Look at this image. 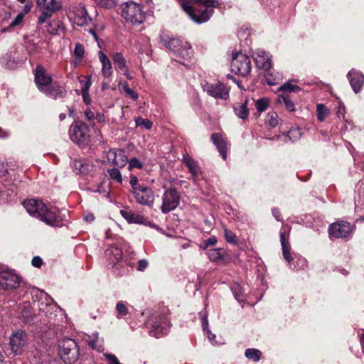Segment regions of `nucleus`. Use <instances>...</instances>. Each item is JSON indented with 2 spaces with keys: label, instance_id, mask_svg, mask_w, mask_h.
Listing matches in <instances>:
<instances>
[{
  "label": "nucleus",
  "instance_id": "obj_29",
  "mask_svg": "<svg viewBox=\"0 0 364 364\" xmlns=\"http://www.w3.org/2000/svg\"><path fill=\"white\" fill-rule=\"evenodd\" d=\"M120 213L129 223L145 224L147 220L143 215L132 211L122 210Z\"/></svg>",
  "mask_w": 364,
  "mask_h": 364
},
{
  "label": "nucleus",
  "instance_id": "obj_43",
  "mask_svg": "<svg viewBox=\"0 0 364 364\" xmlns=\"http://www.w3.org/2000/svg\"><path fill=\"white\" fill-rule=\"evenodd\" d=\"M223 250L222 249H210L208 255L210 260L218 261L223 259Z\"/></svg>",
  "mask_w": 364,
  "mask_h": 364
},
{
  "label": "nucleus",
  "instance_id": "obj_10",
  "mask_svg": "<svg viewBox=\"0 0 364 364\" xmlns=\"http://www.w3.org/2000/svg\"><path fill=\"white\" fill-rule=\"evenodd\" d=\"M355 225L345 220H339L331 224L328 227V233L335 238L349 239L355 230Z\"/></svg>",
  "mask_w": 364,
  "mask_h": 364
},
{
  "label": "nucleus",
  "instance_id": "obj_42",
  "mask_svg": "<svg viewBox=\"0 0 364 364\" xmlns=\"http://www.w3.org/2000/svg\"><path fill=\"white\" fill-rule=\"evenodd\" d=\"M116 311L117 312V317L118 318H120L122 316L127 315L129 313L128 308L127 307L126 304L122 301L117 302L116 305Z\"/></svg>",
  "mask_w": 364,
  "mask_h": 364
},
{
  "label": "nucleus",
  "instance_id": "obj_19",
  "mask_svg": "<svg viewBox=\"0 0 364 364\" xmlns=\"http://www.w3.org/2000/svg\"><path fill=\"white\" fill-rule=\"evenodd\" d=\"M72 165L77 174L92 175L96 170V166L87 159H75Z\"/></svg>",
  "mask_w": 364,
  "mask_h": 364
},
{
  "label": "nucleus",
  "instance_id": "obj_26",
  "mask_svg": "<svg viewBox=\"0 0 364 364\" xmlns=\"http://www.w3.org/2000/svg\"><path fill=\"white\" fill-rule=\"evenodd\" d=\"M106 257L109 259V265L112 267L122 258V251L116 247H110L105 251Z\"/></svg>",
  "mask_w": 364,
  "mask_h": 364
},
{
  "label": "nucleus",
  "instance_id": "obj_51",
  "mask_svg": "<svg viewBox=\"0 0 364 364\" xmlns=\"http://www.w3.org/2000/svg\"><path fill=\"white\" fill-rule=\"evenodd\" d=\"M232 291L234 294V296L235 298L239 301H242V288L240 286H239L238 284L232 287Z\"/></svg>",
  "mask_w": 364,
  "mask_h": 364
},
{
  "label": "nucleus",
  "instance_id": "obj_18",
  "mask_svg": "<svg viewBox=\"0 0 364 364\" xmlns=\"http://www.w3.org/2000/svg\"><path fill=\"white\" fill-rule=\"evenodd\" d=\"M70 14L73 15L70 18L73 19L74 23L80 26H87L92 20L82 4L75 6Z\"/></svg>",
  "mask_w": 364,
  "mask_h": 364
},
{
  "label": "nucleus",
  "instance_id": "obj_55",
  "mask_svg": "<svg viewBox=\"0 0 364 364\" xmlns=\"http://www.w3.org/2000/svg\"><path fill=\"white\" fill-rule=\"evenodd\" d=\"M98 6L103 8H111L114 5L113 0H93Z\"/></svg>",
  "mask_w": 364,
  "mask_h": 364
},
{
  "label": "nucleus",
  "instance_id": "obj_56",
  "mask_svg": "<svg viewBox=\"0 0 364 364\" xmlns=\"http://www.w3.org/2000/svg\"><path fill=\"white\" fill-rule=\"evenodd\" d=\"M104 357L108 360L109 364H121L115 355L111 353H104Z\"/></svg>",
  "mask_w": 364,
  "mask_h": 364
},
{
  "label": "nucleus",
  "instance_id": "obj_52",
  "mask_svg": "<svg viewBox=\"0 0 364 364\" xmlns=\"http://www.w3.org/2000/svg\"><path fill=\"white\" fill-rule=\"evenodd\" d=\"M143 167V164L136 158H132L129 161V169L132 170L134 168H141Z\"/></svg>",
  "mask_w": 364,
  "mask_h": 364
},
{
  "label": "nucleus",
  "instance_id": "obj_1",
  "mask_svg": "<svg viewBox=\"0 0 364 364\" xmlns=\"http://www.w3.org/2000/svg\"><path fill=\"white\" fill-rule=\"evenodd\" d=\"M218 4L217 0H183L181 3L183 9L196 23L208 21L213 14V8Z\"/></svg>",
  "mask_w": 364,
  "mask_h": 364
},
{
  "label": "nucleus",
  "instance_id": "obj_60",
  "mask_svg": "<svg viewBox=\"0 0 364 364\" xmlns=\"http://www.w3.org/2000/svg\"><path fill=\"white\" fill-rule=\"evenodd\" d=\"M148 266V262L146 259H141L138 262L137 270L144 271Z\"/></svg>",
  "mask_w": 364,
  "mask_h": 364
},
{
  "label": "nucleus",
  "instance_id": "obj_47",
  "mask_svg": "<svg viewBox=\"0 0 364 364\" xmlns=\"http://www.w3.org/2000/svg\"><path fill=\"white\" fill-rule=\"evenodd\" d=\"M280 90L284 91V92H298L300 91V87L297 85H292L289 82H287L284 85H282L280 87Z\"/></svg>",
  "mask_w": 364,
  "mask_h": 364
},
{
  "label": "nucleus",
  "instance_id": "obj_37",
  "mask_svg": "<svg viewBox=\"0 0 364 364\" xmlns=\"http://www.w3.org/2000/svg\"><path fill=\"white\" fill-rule=\"evenodd\" d=\"M91 85V82L90 80H86L82 84V87L81 88L82 96L83 100L85 104H90V98L89 95V90Z\"/></svg>",
  "mask_w": 364,
  "mask_h": 364
},
{
  "label": "nucleus",
  "instance_id": "obj_5",
  "mask_svg": "<svg viewBox=\"0 0 364 364\" xmlns=\"http://www.w3.org/2000/svg\"><path fill=\"white\" fill-rule=\"evenodd\" d=\"M36 5L41 12L38 18V24L44 23L63 7L61 2L58 0H36Z\"/></svg>",
  "mask_w": 364,
  "mask_h": 364
},
{
  "label": "nucleus",
  "instance_id": "obj_44",
  "mask_svg": "<svg viewBox=\"0 0 364 364\" xmlns=\"http://www.w3.org/2000/svg\"><path fill=\"white\" fill-rule=\"evenodd\" d=\"M255 105L259 113L263 112L267 109L269 105V100L267 98L259 99L255 102Z\"/></svg>",
  "mask_w": 364,
  "mask_h": 364
},
{
  "label": "nucleus",
  "instance_id": "obj_8",
  "mask_svg": "<svg viewBox=\"0 0 364 364\" xmlns=\"http://www.w3.org/2000/svg\"><path fill=\"white\" fill-rule=\"evenodd\" d=\"M71 140L78 145H85L90 141V129L82 122H76L73 124L69 129Z\"/></svg>",
  "mask_w": 364,
  "mask_h": 364
},
{
  "label": "nucleus",
  "instance_id": "obj_40",
  "mask_svg": "<svg viewBox=\"0 0 364 364\" xmlns=\"http://www.w3.org/2000/svg\"><path fill=\"white\" fill-rule=\"evenodd\" d=\"M316 114L317 119L323 122L328 114V109L323 105L318 104L316 107Z\"/></svg>",
  "mask_w": 364,
  "mask_h": 364
},
{
  "label": "nucleus",
  "instance_id": "obj_6",
  "mask_svg": "<svg viewBox=\"0 0 364 364\" xmlns=\"http://www.w3.org/2000/svg\"><path fill=\"white\" fill-rule=\"evenodd\" d=\"M149 334L156 338L162 337L169 331L171 324L164 314L152 316L149 320Z\"/></svg>",
  "mask_w": 364,
  "mask_h": 364
},
{
  "label": "nucleus",
  "instance_id": "obj_11",
  "mask_svg": "<svg viewBox=\"0 0 364 364\" xmlns=\"http://www.w3.org/2000/svg\"><path fill=\"white\" fill-rule=\"evenodd\" d=\"M180 194L176 188L171 187L166 189L162 196L161 212L166 214L175 210L180 203Z\"/></svg>",
  "mask_w": 364,
  "mask_h": 364
},
{
  "label": "nucleus",
  "instance_id": "obj_64",
  "mask_svg": "<svg viewBox=\"0 0 364 364\" xmlns=\"http://www.w3.org/2000/svg\"><path fill=\"white\" fill-rule=\"evenodd\" d=\"M84 219L87 221V222H89V223H91L92 221H94L95 220V216L92 213H88L87 214L85 217H84Z\"/></svg>",
  "mask_w": 364,
  "mask_h": 364
},
{
  "label": "nucleus",
  "instance_id": "obj_53",
  "mask_svg": "<svg viewBox=\"0 0 364 364\" xmlns=\"http://www.w3.org/2000/svg\"><path fill=\"white\" fill-rule=\"evenodd\" d=\"M123 90L126 92V94L132 99L136 100L138 98L137 92H135L134 90L131 89L127 83L123 85Z\"/></svg>",
  "mask_w": 364,
  "mask_h": 364
},
{
  "label": "nucleus",
  "instance_id": "obj_22",
  "mask_svg": "<svg viewBox=\"0 0 364 364\" xmlns=\"http://www.w3.org/2000/svg\"><path fill=\"white\" fill-rule=\"evenodd\" d=\"M252 56L258 68L264 70H269L271 68V60L264 50H257L253 53Z\"/></svg>",
  "mask_w": 364,
  "mask_h": 364
},
{
  "label": "nucleus",
  "instance_id": "obj_45",
  "mask_svg": "<svg viewBox=\"0 0 364 364\" xmlns=\"http://www.w3.org/2000/svg\"><path fill=\"white\" fill-rule=\"evenodd\" d=\"M135 123L136 127H141L149 130L152 127V122L148 119H143L141 117H137L135 119Z\"/></svg>",
  "mask_w": 364,
  "mask_h": 364
},
{
  "label": "nucleus",
  "instance_id": "obj_39",
  "mask_svg": "<svg viewBox=\"0 0 364 364\" xmlns=\"http://www.w3.org/2000/svg\"><path fill=\"white\" fill-rule=\"evenodd\" d=\"M279 102L280 103H284L285 105L286 108L293 112L295 110V107L294 102L290 100L289 97L287 95H281L279 97Z\"/></svg>",
  "mask_w": 364,
  "mask_h": 364
},
{
  "label": "nucleus",
  "instance_id": "obj_25",
  "mask_svg": "<svg viewBox=\"0 0 364 364\" xmlns=\"http://www.w3.org/2000/svg\"><path fill=\"white\" fill-rule=\"evenodd\" d=\"M211 140L217 147L223 160L227 159V141L218 133L211 134Z\"/></svg>",
  "mask_w": 364,
  "mask_h": 364
},
{
  "label": "nucleus",
  "instance_id": "obj_2",
  "mask_svg": "<svg viewBox=\"0 0 364 364\" xmlns=\"http://www.w3.org/2000/svg\"><path fill=\"white\" fill-rule=\"evenodd\" d=\"M163 44L171 50L176 58L175 61L180 63L186 67H189V63L193 55V50L191 44L179 38H171L168 41L161 38Z\"/></svg>",
  "mask_w": 364,
  "mask_h": 364
},
{
  "label": "nucleus",
  "instance_id": "obj_4",
  "mask_svg": "<svg viewBox=\"0 0 364 364\" xmlns=\"http://www.w3.org/2000/svg\"><path fill=\"white\" fill-rule=\"evenodd\" d=\"M58 353L66 364H73L76 362L80 355V348L76 341L70 338H63L58 341Z\"/></svg>",
  "mask_w": 364,
  "mask_h": 364
},
{
  "label": "nucleus",
  "instance_id": "obj_31",
  "mask_svg": "<svg viewBox=\"0 0 364 364\" xmlns=\"http://www.w3.org/2000/svg\"><path fill=\"white\" fill-rule=\"evenodd\" d=\"M64 24L61 21L52 20L47 26V31L52 35H58L64 30Z\"/></svg>",
  "mask_w": 364,
  "mask_h": 364
},
{
  "label": "nucleus",
  "instance_id": "obj_36",
  "mask_svg": "<svg viewBox=\"0 0 364 364\" xmlns=\"http://www.w3.org/2000/svg\"><path fill=\"white\" fill-rule=\"evenodd\" d=\"M245 355L250 360L254 362H257L260 360L262 352L255 348H247L245 352Z\"/></svg>",
  "mask_w": 364,
  "mask_h": 364
},
{
  "label": "nucleus",
  "instance_id": "obj_35",
  "mask_svg": "<svg viewBox=\"0 0 364 364\" xmlns=\"http://www.w3.org/2000/svg\"><path fill=\"white\" fill-rule=\"evenodd\" d=\"M199 316L201 319V321H202V326H203V331L206 333V334L208 335V338H209V340L213 342V340L215 339V335L212 333L210 332V331L208 328V314L206 311H203V312H200L199 313Z\"/></svg>",
  "mask_w": 364,
  "mask_h": 364
},
{
  "label": "nucleus",
  "instance_id": "obj_7",
  "mask_svg": "<svg viewBox=\"0 0 364 364\" xmlns=\"http://www.w3.org/2000/svg\"><path fill=\"white\" fill-rule=\"evenodd\" d=\"M122 16L132 23L140 24L145 18L141 6L134 1H127L121 5Z\"/></svg>",
  "mask_w": 364,
  "mask_h": 364
},
{
  "label": "nucleus",
  "instance_id": "obj_41",
  "mask_svg": "<svg viewBox=\"0 0 364 364\" xmlns=\"http://www.w3.org/2000/svg\"><path fill=\"white\" fill-rule=\"evenodd\" d=\"M287 136L291 141L299 140L301 136V133L299 127H292L287 133Z\"/></svg>",
  "mask_w": 364,
  "mask_h": 364
},
{
  "label": "nucleus",
  "instance_id": "obj_59",
  "mask_svg": "<svg viewBox=\"0 0 364 364\" xmlns=\"http://www.w3.org/2000/svg\"><path fill=\"white\" fill-rule=\"evenodd\" d=\"M92 336H93V339L88 342V345L92 349H97V343L98 341V333H93Z\"/></svg>",
  "mask_w": 364,
  "mask_h": 364
},
{
  "label": "nucleus",
  "instance_id": "obj_34",
  "mask_svg": "<svg viewBox=\"0 0 364 364\" xmlns=\"http://www.w3.org/2000/svg\"><path fill=\"white\" fill-rule=\"evenodd\" d=\"M247 100L245 103H237L234 106L235 114L241 119H247L249 115V110L247 107Z\"/></svg>",
  "mask_w": 364,
  "mask_h": 364
},
{
  "label": "nucleus",
  "instance_id": "obj_17",
  "mask_svg": "<svg viewBox=\"0 0 364 364\" xmlns=\"http://www.w3.org/2000/svg\"><path fill=\"white\" fill-rule=\"evenodd\" d=\"M132 194L138 203L150 207L153 205L154 201V192L147 186L144 185L140 188L136 189Z\"/></svg>",
  "mask_w": 364,
  "mask_h": 364
},
{
  "label": "nucleus",
  "instance_id": "obj_13",
  "mask_svg": "<svg viewBox=\"0 0 364 364\" xmlns=\"http://www.w3.org/2000/svg\"><path fill=\"white\" fill-rule=\"evenodd\" d=\"M41 207L42 208L40 209V212L37 215V218L50 226L59 227L62 225V219L57 215L56 210L49 209L45 204Z\"/></svg>",
  "mask_w": 364,
  "mask_h": 364
},
{
  "label": "nucleus",
  "instance_id": "obj_61",
  "mask_svg": "<svg viewBox=\"0 0 364 364\" xmlns=\"http://www.w3.org/2000/svg\"><path fill=\"white\" fill-rule=\"evenodd\" d=\"M95 113L90 109H87L85 111V117L88 121H92V120L95 119Z\"/></svg>",
  "mask_w": 364,
  "mask_h": 364
},
{
  "label": "nucleus",
  "instance_id": "obj_21",
  "mask_svg": "<svg viewBox=\"0 0 364 364\" xmlns=\"http://www.w3.org/2000/svg\"><path fill=\"white\" fill-rule=\"evenodd\" d=\"M47 96L56 100L65 97L67 90L65 87L57 82H52L43 92Z\"/></svg>",
  "mask_w": 364,
  "mask_h": 364
},
{
  "label": "nucleus",
  "instance_id": "obj_62",
  "mask_svg": "<svg viewBox=\"0 0 364 364\" xmlns=\"http://www.w3.org/2000/svg\"><path fill=\"white\" fill-rule=\"evenodd\" d=\"M272 213L274 217L276 218L277 221L281 220L280 219V213L278 208H274L272 209Z\"/></svg>",
  "mask_w": 364,
  "mask_h": 364
},
{
  "label": "nucleus",
  "instance_id": "obj_28",
  "mask_svg": "<svg viewBox=\"0 0 364 364\" xmlns=\"http://www.w3.org/2000/svg\"><path fill=\"white\" fill-rule=\"evenodd\" d=\"M98 55L102 63V74L104 77L108 78L111 77L113 73L111 61L102 51H100Z\"/></svg>",
  "mask_w": 364,
  "mask_h": 364
},
{
  "label": "nucleus",
  "instance_id": "obj_63",
  "mask_svg": "<svg viewBox=\"0 0 364 364\" xmlns=\"http://www.w3.org/2000/svg\"><path fill=\"white\" fill-rule=\"evenodd\" d=\"M32 6H33L32 2L31 1H28L26 3V4L23 7V14H25L28 13L31 11Z\"/></svg>",
  "mask_w": 364,
  "mask_h": 364
},
{
  "label": "nucleus",
  "instance_id": "obj_33",
  "mask_svg": "<svg viewBox=\"0 0 364 364\" xmlns=\"http://www.w3.org/2000/svg\"><path fill=\"white\" fill-rule=\"evenodd\" d=\"M21 321L24 323L31 324L33 323V312L29 304H25L21 313Z\"/></svg>",
  "mask_w": 364,
  "mask_h": 364
},
{
  "label": "nucleus",
  "instance_id": "obj_38",
  "mask_svg": "<svg viewBox=\"0 0 364 364\" xmlns=\"http://www.w3.org/2000/svg\"><path fill=\"white\" fill-rule=\"evenodd\" d=\"M109 178L118 183H122V176L119 170L117 168H113L107 170Z\"/></svg>",
  "mask_w": 364,
  "mask_h": 364
},
{
  "label": "nucleus",
  "instance_id": "obj_30",
  "mask_svg": "<svg viewBox=\"0 0 364 364\" xmlns=\"http://www.w3.org/2000/svg\"><path fill=\"white\" fill-rule=\"evenodd\" d=\"M182 161L188 168L189 171L194 177V178L198 177L200 172V170L197 163L188 155L183 156Z\"/></svg>",
  "mask_w": 364,
  "mask_h": 364
},
{
  "label": "nucleus",
  "instance_id": "obj_9",
  "mask_svg": "<svg viewBox=\"0 0 364 364\" xmlns=\"http://www.w3.org/2000/svg\"><path fill=\"white\" fill-rule=\"evenodd\" d=\"M231 70L241 76L247 75L251 71V60L248 55L242 53L233 54L231 61Z\"/></svg>",
  "mask_w": 364,
  "mask_h": 364
},
{
  "label": "nucleus",
  "instance_id": "obj_54",
  "mask_svg": "<svg viewBox=\"0 0 364 364\" xmlns=\"http://www.w3.org/2000/svg\"><path fill=\"white\" fill-rule=\"evenodd\" d=\"M24 17V14H18L15 18L10 23L9 28H14L22 23Z\"/></svg>",
  "mask_w": 364,
  "mask_h": 364
},
{
  "label": "nucleus",
  "instance_id": "obj_24",
  "mask_svg": "<svg viewBox=\"0 0 364 364\" xmlns=\"http://www.w3.org/2000/svg\"><path fill=\"white\" fill-rule=\"evenodd\" d=\"M109 156H112V164L118 168H123L127 162V157L123 149H114L109 152Z\"/></svg>",
  "mask_w": 364,
  "mask_h": 364
},
{
  "label": "nucleus",
  "instance_id": "obj_46",
  "mask_svg": "<svg viewBox=\"0 0 364 364\" xmlns=\"http://www.w3.org/2000/svg\"><path fill=\"white\" fill-rule=\"evenodd\" d=\"M224 235L228 243L235 244L237 242V236L233 232L225 228L224 229Z\"/></svg>",
  "mask_w": 364,
  "mask_h": 364
},
{
  "label": "nucleus",
  "instance_id": "obj_12",
  "mask_svg": "<svg viewBox=\"0 0 364 364\" xmlns=\"http://www.w3.org/2000/svg\"><path fill=\"white\" fill-rule=\"evenodd\" d=\"M21 282V277L12 270L0 272V287L4 290L17 289Z\"/></svg>",
  "mask_w": 364,
  "mask_h": 364
},
{
  "label": "nucleus",
  "instance_id": "obj_16",
  "mask_svg": "<svg viewBox=\"0 0 364 364\" xmlns=\"http://www.w3.org/2000/svg\"><path fill=\"white\" fill-rule=\"evenodd\" d=\"M203 88L208 95L216 99L226 100L229 97L228 88L220 82L214 84L206 82L203 85Z\"/></svg>",
  "mask_w": 364,
  "mask_h": 364
},
{
  "label": "nucleus",
  "instance_id": "obj_3",
  "mask_svg": "<svg viewBox=\"0 0 364 364\" xmlns=\"http://www.w3.org/2000/svg\"><path fill=\"white\" fill-rule=\"evenodd\" d=\"M163 44L171 50L176 58L175 61L180 63L186 67H189V63L193 55V50L191 44L179 38H171L168 41L161 38Z\"/></svg>",
  "mask_w": 364,
  "mask_h": 364
},
{
  "label": "nucleus",
  "instance_id": "obj_20",
  "mask_svg": "<svg viewBox=\"0 0 364 364\" xmlns=\"http://www.w3.org/2000/svg\"><path fill=\"white\" fill-rule=\"evenodd\" d=\"M350 86L355 93H358L364 84V75L355 69L350 70L347 75Z\"/></svg>",
  "mask_w": 364,
  "mask_h": 364
},
{
  "label": "nucleus",
  "instance_id": "obj_23",
  "mask_svg": "<svg viewBox=\"0 0 364 364\" xmlns=\"http://www.w3.org/2000/svg\"><path fill=\"white\" fill-rule=\"evenodd\" d=\"M280 236V241L282 248V255L284 259L286 260V262L288 263V265L289 268L291 269H295L296 267V265L294 263H291V261L293 259L291 252H290V244L288 241H287L286 235L284 232H281L279 234Z\"/></svg>",
  "mask_w": 364,
  "mask_h": 364
},
{
  "label": "nucleus",
  "instance_id": "obj_15",
  "mask_svg": "<svg viewBox=\"0 0 364 364\" xmlns=\"http://www.w3.org/2000/svg\"><path fill=\"white\" fill-rule=\"evenodd\" d=\"M34 81L37 88L42 92L53 82V77L46 68L37 65L34 73Z\"/></svg>",
  "mask_w": 364,
  "mask_h": 364
},
{
  "label": "nucleus",
  "instance_id": "obj_48",
  "mask_svg": "<svg viewBox=\"0 0 364 364\" xmlns=\"http://www.w3.org/2000/svg\"><path fill=\"white\" fill-rule=\"evenodd\" d=\"M129 183L132 187L131 193H133L136 189L140 188L144 185H140L139 183L138 178L134 175L130 176Z\"/></svg>",
  "mask_w": 364,
  "mask_h": 364
},
{
  "label": "nucleus",
  "instance_id": "obj_32",
  "mask_svg": "<svg viewBox=\"0 0 364 364\" xmlns=\"http://www.w3.org/2000/svg\"><path fill=\"white\" fill-rule=\"evenodd\" d=\"M111 58L116 68H118L122 71L126 70L128 68L127 60H125L122 53L117 52L112 54Z\"/></svg>",
  "mask_w": 364,
  "mask_h": 364
},
{
  "label": "nucleus",
  "instance_id": "obj_57",
  "mask_svg": "<svg viewBox=\"0 0 364 364\" xmlns=\"http://www.w3.org/2000/svg\"><path fill=\"white\" fill-rule=\"evenodd\" d=\"M205 245L203 247L204 249H207L209 246H213L217 242V239L215 236L210 237L207 240H205Z\"/></svg>",
  "mask_w": 364,
  "mask_h": 364
},
{
  "label": "nucleus",
  "instance_id": "obj_58",
  "mask_svg": "<svg viewBox=\"0 0 364 364\" xmlns=\"http://www.w3.org/2000/svg\"><path fill=\"white\" fill-rule=\"evenodd\" d=\"M31 264L33 267L39 268L43 264V259L38 256H35L32 259Z\"/></svg>",
  "mask_w": 364,
  "mask_h": 364
},
{
  "label": "nucleus",
  "instance_id": "obj_14",
  "mask_svg": "<svg viewBox=\"0 0 364 364\" xmlns=\"http://www.w3.org/2000/svg\"><path fill=\"white\" fill-rule=\"evenodd\" d=\"M27 343V335L24 331L18 330L14 332L9 339V345L14 355H20Z\"/></svg>",
  "mask_w": 364,
  "mask_h": 364
},
{
  "label": "nucleus",
  "instance_id": "obj_27",
  "mask_svg": "<svg viewBox=\"0 0 364 364\" xmlns=\"http://www.w3.org/2000/svg\"><path fill=\"white\" fill-rule=\"evenodd\" d=\"M44 203L42 201L36 199H28L23 203V206L27 212L33 217H37L40 212V209L42 208L41 205Z\"/></svg>",
  "mask_w": 364,
  "mask_h": 364
},
{
  "label": "nucleus",
  "instance_id": "obj_49",
  "mask_svg": "<svg viewBox=\"0 0 364 364\" xmlns=\"http://www.w3.org/2000/svg\"><path fill=\"white\" fill-rule=\"evenodd\" d=\"M278 116L276 112H270L267 114V122L271 127H275L278 124Z\"/></svg>",
  "mask_w": 364,
  "mask_h": 364
},
{
  "label": "nucleus",
  "instance_id": "obj_50",
  "mask_svg": "<svg viewBox=\"0 0 364 364\" xmlns=\"http://www.w3.org/2000/svg\"><path fill=\"white\" fill-rule=\"evenodd\" d=\"M74 54L77 58L81 59L84 56V54H85L84 46L79 43H76L75 50H74Z\"/></svg>",
  "mask_w": 364,
  "mask_h": 364
}]
</instances>
